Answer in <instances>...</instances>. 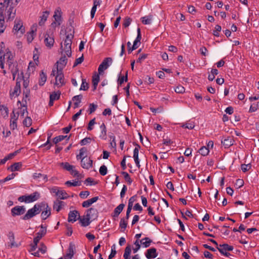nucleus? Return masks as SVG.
Returning <instances> with one entry per match:
<instances>
[{"label":"nucleus","instance_id":"nucleus-1","mask_svg":"<svg viewBox=\"0 0 259 259\" xmlns=\"http://www.w3.org/2000/svg\"><path fill=\"white\" fill-rule=\"evenodd\" d=\"M87 148H81L79 150V154L76 156V158L77 160L81 159V166L82 168L88 169L93 166V160L87 157Z\"/></svg>","mask_w":259,"mask_h":259},{"label":"nucleus","instance_id":"nucleus-2","mask_svg":"<svg viewBox=\"0 0 259 259\" xmlns=\"http://www.w3.org/2000/svg\"><path fill=\"white\" fill-rule=\"evenodd\" d=\"M45 202H41V203L35 204L32 208L29 209L26 213L22 217V219L24 220L31 219L36 214L39 213L42 209V207H45Z\"/></svg>","mask_w":259,"mask_h":259},{"label":"nucleus","instance_id":"nucleus-3","mask_svg":"<svg viewBox=\"0 0 259 259\" xmlns=\"http://www.w3.org/2000/svg\"><path fill=\"white\" fill-rule=\"evenodd\" d=\"M25 31V28L23 25L22 21L16 18L14 21V26L13 29V32L14 34H18L20 33V36L24 33Z\"/></svg>","mask_w":259,"mask_h":259},{"label":"nucleus","instance_id":"nucleus-4","mask_svg":"<svg viewBox=\"0 0 259 259\" xmlns=\"http://www.w3.org/2000/svg\"><path fill=\"white\" fill-rule=\"evenodd\" d=\"M12 1V0H4V2L3 3L5 7L6 6V10L8 14V20L11 19H13L14 18L16 15V10L14 9V7H12L11 5H10Z\"/></svg>","mask_w":259,"mask_h":259},{"label":"nucleus","instance_id":"nucleus-5","mask_svg":"<svg viewBox=\"0 0 259 259\" xmlns=\"http://www.w3.org/2000/svg\"><path fill=\"white\" fill-rule=\"evenodd\" d=\"M112 62V59L110 57L105 58L98 67V73L101 74L105 70L107 69Z\"/></svg>","mask_w":259,"mask_h":259},{"label":"nucleus","instance_id":"nucleus-6","mask_svg":"<svg viewBox=\"0 0 259 259\" xmlns=\"http://www.w3.org/2000/svg\"><path fill=\"white\" fill-rule=\"evenodd\" d=\"M234 140L232 136L227 137H223L221 140V143L225 148H228L234 144Z\"/></svg>","mask_w":259,"mask_h":259},{"label":"nucleus","instance_id":"nucleus-7","mask_svg":"<svg viewBox=\"0 0 259 259\" xmlns=\"http://www.w3.org/2000/svg\"><path fill=\"white\" fill-rule=\"evenodd\" d=\"M57 74L56 76L55 84L58 85L60 84V86H62L65 83L64 82V75L62 72V70L61 69H59L58 67H57Z\"/></svg>","mask_w":259,"mask_h":259},{"label":"nucleus","instance_id":"nucleus-8","mask_svg":"<svg viewBox=\"0 0 259 259\" xmlns=\"http://www.w3.org/2000/svg\"><path fill=\"white\" fill-rule=\"evenodd\" d=\"M19 113H17V115L13 111L11 114L10 124V126L11 130H14L17 127V120L18 119Z\"/></svg>","mask_w":259,"mask_h":259},{"label":"nucleus","instance_id":"nucleus-9","mask_svg":"<svg viewBox=\"0 0 259 259\" xmlns=\"http://www.w3.org/2000/svg\"><path fill=\"white\" fill-rule=\"evenodd\" d=\"M25 212V208L24 206H16L11 209V213L13 216L20 215Z\"/></svg>","mask_w":259,"mask_h":259},{"label":"nucleus","instance_id":"nucleus-10","mask_svg":"<svg viewBox=\"0 0 259 259\" xmlns=\"http://www.w3.org/2000/svg\"><path fill=\"white\" fill-rule=\"evenodd\" d=\"M40 197V193L37 191H35L30 195H26L27 203H28L35 201L37 200Z\"/></svg>","mask_w":259,"mask_h":259},{"label":"nucleus","instance_id":"nucleus-11","mask_svg":"<svg viewBox=\"0 0 259 259\" xmlns=\"http://www.w3.org/2000/svg\"><path fill=\"white\" fill-rule=\"evenodd\" d=\"M87 217L90 219L95 220L98 217V210L94 208H90L87 210Z\"/></svg>","mask_w":259,"mask_h":259},{"label":"nucleus","instance_id":"nucleus-12","mask_svg":"<svg viewBox=\"0 0 259 259\" xmlns=\"http://www.w3.org/2000/svg\"><path fill=\"white\" fill-rule=\"evenodd\" d=\"M136 146L134 150V155L133 158H134V160L135 162V163L137 165V166L138 168H140V160L139 159V149L140 148V146L138 144H136Z\"/></svg>","mask_w":259,"mask_h":259},{"label":"nucleus","instance_id":"nucleus-13","mask_svg":"<svg viewBox=\"0 0 259 259\" xmlns=\"http://www.w3.org/2000/svg\"><path fill=\"white\" fill-rule=\"evenodd\" d=\"M74 245L72 243H70L64 259H72L74 254Z\"/></svg>","mask_w":259,"mask_h":259},{"label":"nucleus","instance_id":"nucleus-14","mask_svg":"<svg viewBox=\"0 0 259 259\" xmlns=\"http://www.w3.org/2000/svg\"><path fill=\"white\" fill-rule=\"evenodd\" d=\"M41 228H43L42 225L41 226ZM47 230L46 229H42L40 230L38 232L36 233V236L33 239V243L36 244V243H38L40 239L46 234Z\"/></svg>","mask_w":259,"mask_h":259},{"label":"nucleus","instance_id":"nucleus-15","mask_svg":"<svg viewBox=\"0 0 259 259\" xmlns=\"http://www.w3.org/2000/svg\"><path fill=\"white\" fill-rule=\"evenodd\" d=\"M146 257L148 259L154 258L157 256L156 249L155 248H151L147 250L145 254Z\"/></svg>","mask_w":259,"mask_h":259},{"label":"nucleus","instance_id":"nucleus-16","mask_svg":"<svg viewBox=\"0 0 259 259\" xmlns=\"http://www.w3.org/2000/svg\"><path fill=\"white\" fill-rule=\"evenodd\" d=\"M45 210H44L41 214L42 219L44 220L47 219L51 215V208L49 206L48 204L46 203L45 207H42Z\"/></svg>","mask_w":259,"mask_h":259},{"label":"nucleus","instance_id":"nucleus-17","mask_svg":"<svg viewBox=\"0 0 259 259\" xmlns=\"http://www.w3.org/2000/svg\"><path fill=\"white\" fill-rule=\"evenodd\" d=\"M11 69V73L13 75V79L15 80L16 75L18 74V77H19L20 79H21V77L23 78V73L22 72L20 74L18 73V69L15 65H13Z\"/></svg>","mask_w":259,"mask_h":259},{"label":"nucleus","instance_id":"nucleus-18","mask_svg":"<svg viewBox=\"0 0 259 259\" xmlns=\"http://www.w3.org/2000/svg\"><path fill=\"white\" fill-rule=\"evenodd\" d=\"M61 10L60 8H58L55 11L54 15L55 21L58 22V25H60L61 22Z\"/></svg>","mask_w":259,"mask_h":259},{"label":"nucleus","instance_id":"nucleus-19","mask_svg":"<svg viewBox=\"0 0 259 259\" xmlns=\"http://www.w3.org/2000/svg\"><path fill=\"white\" fill-rule=\"evenodd\" d=\"M217 249L220 252V250H222L223 251H229L233 250L234 247L233 246L229 245L227 243L223 244H220L219 247H217Z\"/></svg>","mask_w":259,"mask_h":259},{"label":"nucleus","instance_id":"nucleus-20","mask_svg":"<svg viewBox=\"0 0 259 259\" xmlns=\"http://www.w3.org/2000/svg\"><path fill=\"white\" fill-rule=\"evenodd\" d=\"M54 39L53 37H51L49 34H46L45 36V43L46 46L50 48L53 46L54 44Z\"/></svg>","mask_w":259,"mask_h":259},{"label":"nucleus","instance_id":"nucleus-21","mask_svg":"<svg viewBox=\"0 0 259 259\" xmlns=\"http://www.w3.org/2000/svg\"><path fill=\"white\" fill-rule=\"evenodd\" d=\"M125 205L123 203L120 204L118 206H117L114 210L112 217L113 218L117 217L119 214L122 211L124 208Z\"/></svg>","mask_w":259,"mask_h":259},{"label":"nucleus","instance_id":"nucleus-22","mask_svg":"<svg viewBox=\"0 0 259 259\" xmlns=\"http://www.w3.org/2000/svg\"><path fill=\"white\" fill-rule=\"evenodd\" d=\"M79 214L78 211H70L68 214V221L73 223L76 221L77 215Z\"/></svg>","mask_w":259,"mask_h":259},{"label":"nucleus","instance_id":"nucleus-23","mask_svg":"<svg viewBox=\"0 0 259 259\" xmlns=\"http://www.w3.org/2000/svg\"><path fill=\"white\" fill-rule=\"evenodd\" d=\"M67 62V59L66 58L65 55H64V56H62L59 60V61L57 62V63L58 64H59L60 66L58 65L57 67H59V69H61V70L65 66Z\"/></svg>","mask_w":259,"mask_h":259},{"label":"nucleus","instance_id":"nucleus-24","mask_svg":"<svg viewBox=\"0 0 259 259\" xmlns=\"http://www.w3.org/2000/svg\"><path fill=\"white\" fill-rule=\"evenodd\" d=\"M100 81L99 74L95 73L92 77V83L93 85V91H95L97 89L98 84Z\"/></svg>","mask_w":259,"mask_h":259},{"label":"nucleus","instance_id":"nucleus-25","mask_svg":"<svg viewBox=\"0 0 259 259\" xmlns=\"http://www.w3.org/2000/svg\"><path fill=\"white\" fill-rule=\"evenodd\" d=\"M8 238L10 241V244L9 245V246L10 248H12L13 247H17L18 245L15 242V236L14 234L12 232H10L8 235Z\"/></svg>","mask_w":259,"mask_h":259},{"label":"nucleus","instance_id":"nucleus-26","mask_svg":"<svg viewBox=\"0 0 259 259\" xmlns=\"http://www.w3.org/2000/svg\"><path fill=\"white\" fill-rule=\"evenodd\" d=\"M78 220L82 227H87L91 223L90 219L87 217V215L85 217L84 216L83 218H79Z\"/></svg>","mask_w":259,"mask_h":259},{"label":"nucleus","instance_id":"nucleus-27","mask_svg":"<svg viewBox=\"0 0 259 259\" xmlns=\"http://www.w3.org/2000/svg\"><path fill=\"white\" fill-rule=\"evenodd\" d=\"M36 31V26L33 25L31 27V31L27 34V39L28 43H30L33 40V33Z\"/></svg>","mask_w":259,"mask_h":259},{"label":"nucleus","instance_id":"nucleus-28","mask_svg":"<svg viewBox=\"0 0 259 259\" xmlns=\"http://www.w3.org/2000/svg\"><path fill=\"white\" fill-rule=\"evenodd\" d=\"M64 202L56 200L54 202L53 208L55 209L57 212H59L62 208V206L64 205Z\"/></svg>","mask_w":259,"mask_h":259},{"label":"nucleus","instance_id":"nucleus-29","mask_svg":"<svg viewBox=\"0 0 259 259\" xmlns=\"http://www.w3.org/2000/svg\"><path fill=\"white\" fill-rule=\"evenodd\" d=\"M47 77L46 74L44 72L43 70H42L39 74V79L38 81L39 85L42 86L44 85L47 80Z\"/></svg>","mask_w":259,"mask_h":259},{"label":"nucleus","instance_id":"nucleus-30","mask_svg":"<svg viewBox=\"0 0 259 259\" xmlns=\"http://www.w3.org/2000/svg\"><path fill=\"white\" fill-rule=\"evenodd\" d=\"M49 14H50V12L48 11H45L43 12L42 15L40 17V20H39V21L38 22V24L40 26H42L45 24V22L46 21V20L48 17Z\"/></svg>","mask_w":259,"mask_h":259},{"label":"nucleus","instance_id":"nucleus-31","mask_svg":"<svg viewBox=\"0 0 259 259\" xmlns=\"http://www.w3.org/2000/svg\"><path fill=\"white\" fill-rule=\"evenodd\" d=\"M82 98V96L81 95H76L74 96L72 98V100L74 101V108H76L79 107V105L81 102V100Z\"/></svg>","mask_w":259,"mask_h":259},{"label":"nucleus","instance_id":"nucleus-32","mask_svg":"<svg viewBox=\"0 0 259 259\" xmlns=\"http://www.w3.org/2000/svg\"><path fill=\"white\" fill-rule=\"evenodd\" d=\"M141 244L144 247L147 248L150 246L152 241L148 237H145L140 240Z\"/></svg>","mask_w":259,"mask_h":259},{"label":"nucleus","instance_id":"nucleus-33","mask_svg":"<svg viewBox=\"0 0 259 259\" xmlns=\"http://www.w3.org/2000/svg\"><path fill=\"white\" fill-rule=\"evenodd\" d=\"M22 164L21 162H15L9 167L8 170H11V171L19 170Z\"/></svg>","mask_w":259,"mask_h":259},{"label":"nucleus","instance_id":"nucleus-34","mask_svg":"<svg viewBox=\"0 0 259 259\" xmlns=\"http://www.w3.org/2000/svg\"><path fill=\"white\" fill-rule=\"evenodd\" d=\"M71 46H64V49H63V46L62 43L61 44V48L60 49L62 51H64L66 55L68 57H70L71 56L72 52H71Z\"/></svg>","mask_w":259,"mask_h":259},{"label":"nucleus","instance_id":"nucleus-35","mask_svg":"<svg viewBox=\"0 0 259 259\" xmlns=\"http://www.w3.org/2000/svg\"><path fill=\"white\" fill-rule=\"evenodd\" d=\"M73 38V35L71 33L68 34L66 36L64 40V46H71L72 45V39Z\"/></svg>","mask_w":259,"mask_h":259},{"label":"nucleus","instance_id":"nucleus-36","mask_svg":"<svg viewBox=\"0 0 259 259\" xmlns=\"http://www.w3.org/2000/svg\"><path fill=\"white\" fill-rule=\"evenodd\" d=\"M152 19V16L151 15L141 18L142 22L145 25L150 24L151 23Z\"/></svg>","mask_w":259,"mask_h":259},{"label":"nucleus","instance_id":"nucleus-37","mask_svg":"<svg viewBox=\"0 0 259 259\" xmlns=\"http://www.w3.org/2000/svg\"><path fill=\"white\" fill-rule=\"evenodd\" d=\"M127 225V220L125 219V218H122L120 220L119 223V227L121 229H123V230H121V232H123L124 230L126 229Z\"/></svg>","mask_w":259,"mask_h":259},{"label":"nucleus","instance_id":"nucleus-38","mask_svg":"<svg viewBox=\"0 0 259 259\" xmlns=\"http://www.w3.org/2000/svg\"><path fill=\"white\" fill-rule=\"evenodd\" d=\"M209 152V149L205 146H202L198 151V152L203 156L207 155Z\"/></svg>","mask_w":259,"mask_h":259},{"label":"nucleus","instance_id":"nucleus-39","mask_svg":"<svg viewBox=\"0 0 259 259\" xmlns=\"http://www.w3.org/2000/svg\"><path fill=\"white\" fill-rule=\"evenodd\" d=\"M42 177L43 179V180L45 182H47L48 180V177L46 175H42L40 173H34L33 175V178L34 179H37L39 178Z\"/></svg>","mask_w":259,"mask_h":259},{"label":"nucleus","instance_id":"nucleus-40","mask_svg":"<svg viewBox=\"0 0 259 259\" xmlns=\"http://www.w3.org/2000/svg\"><path fill=\"white\" fill-rule=\"evenodd\" d=\"M61 92L58 91L57 92H54L50 95V98L53 99L54 101L60 99Z\"/></svg>","mask_w":259,"mask_h":259},{"label":"nucleus","instance_id":"nucleus-41","mask_svg":"<svg viewBox=\"0 0 259 259\" xmlns=\"http://www.w3.org/2000/svg\"><path fill=\"white\" fill-rule=\"evenodd\" d=\"M81 182L79 181H73V182H71V181H68L65 182V185H67L68 186L71 187V186H77L81 185Z\"/></svg>","mask_w":259,"mask_h":259},{"label":"nucleus","instance_id":"nucleus-42","mask_svg":"<svg viewBox=\"0 0 259 259\" xmlns=\"http://www.w3.org/2000/svg\"><path fill=\"white\" fill-rule=\"evenodd\" d=\"M57 196L60 199H65L69 197L67 193L64 190H59Z\"/></svg>","mask_w":259,"mask_h":259},{"label":"nucleus","instance_id":"nucleus-43","mask_svg":"<svg viewBox=\"0 0 259 259\" xmlns=\"http://www.w3.org/2000/svg\"><path fill=\"white\" fill-rule=\"evenodd\" d=\"M61 165L63 166V168L69 171H71V170L74 168L73 165H70L68 162H62Z\"/></svg>","mask_w":259,"mask_h":259},{"label":"nucleus","instance_id":"nucleus-44","mask_svg":"<svg viewBox=\"0 0 259 259\" xmlns=\"http://www.w3.org/2000/svg\"><path fill=\"white\" fill-rule=\"evenodd\" d=\"M5 6L2 3H0V21H5V16L4 15Z\"/></svg>","mask_w":259,"mask_h":259},{"label":"nucleus","instance_id":"nucleus-45","mask_svg":"<svg viewBox=\"0 0 259 259\" xmlns=\"http://www.w3.org/2000/svg\"><path fill=\"white\" fill-rule=\"evenodd\" d=\"M121 174L123 176L125 181L128 183V184L131 185L133 182V180L131 178L128 174L125 171H122Z\"/></svg>","mask_w":259,"mask_h":259},{"label":"nucleus","instance_id":"nucleus-46","mask_svg":"<svg viewBox=\"0 0 259 259\" xmlns=\"http://www.w3.org/2000/svg\"><path fill=\"white\" fill-rule=\"evenodd\" d=\"M23 124L26 127H29L32 124V119L30 117H26L23 121Z\"/></svg>","mask_w":259,"mask_h":259},{"label":"nucleus","instance_id":"nucleus-47","mask_svg":"<svg viewBox=\"0 0 259 259\" xmlns=\"http://www.w3.org/2000/svg\"><path fill=\"white\" fill-rule=\"evenodd\" d=\"M89 89V84L87 82L85 79H82V83L80 90L87 91Z\"/></svg>","mask_w":259,"mask_h":259},{"label":"nucleus","instance_id":"nucleus-48","mask_svg":"<svg viewBox=\"0 0 259 259\" xmlns=\"http://www.w3.org/2000/svg\"><path fill=\"white\" fill-rule=\"evenodd\" d=\"M100 128L102 130V131H101L102 135L101 136H102L103 139H106V127L105 124L104 123H103L100 125Z\"/></svg>","mask_w":259,"mask_h":259},{"label":"nucleus","instance_id":"nucleus-49","mask_svg":"<svg viewBox=\"0 0 259 259\" xmlns=\"http://www.w3.org/2000/svg\"><path fill=\"white\" fill-rule=\"evenodd\" d=\"M67 137V136H63V135H60V136H57V137H56L55 138H54L53 142L55 144H56L58 143H59V142H61V141L63 140L64 139H65Z\"/></svg>","mask_w":259,"mask_h":259},{"label":"nucleus","instance_id":"nucleus-50","mask_svg":"<svg viewBox=\"0 0 259 259\" xmlns=\"http://www.w3.org/2000/svg\"><path fill=\"white\" fill-rule=\"evenodd\" d=\"M16 175H17V174L12 173V174L8 175L4 179L0 180V182H2V183H3L7 181H10L12 179H13Z\"/></svg>","mask_w":259,"mask_h":259},{"label":"nucleus","instance_id":"nucleus-51","mask_svg":"<svg viewBox=\"0 0 259 259\" xmlns=\"http://www.w3.org/2000/svg\"><path fill=\"white\" fill-rule=\"evenodd\" d=\"M116 254V246H115V244H113L111 246V251L108 256V259L112 258L113 257H114L115 256Z\"/></svg>","mask_w":259,"mask_h":259},{"label":"nucleus","instance_id":"nucleus-52","mask_svg":"<svg viewBox=\"0 0 259 259\" xmlns=\"http://www.w3.org/2000/svg\"><path fill=\"white\" fill-rule=\"evenodd\" d=\"M221 26L219 25H217L215 27V30L213 31V35L215 36H219V32L221 31Z\"/></svg>","mask_w":259,"mask_h":259},{"label":"nucleus","instance_id":"nucleus-53","mask_svg":"<svg viewBox=\"0 0 259 259\" xmlns=\"http://www.w3.org/2000/svg\"><path fill=\"white\" fill-rule=\"evenodd\" d=\"M99 172L101 175L105 176L107 173V168L105 165H102L99 169Z\"/></svg>","mask_w":259,"mask_h":259},{"label":"nucleus","instance_id":"nucleus-54","mask_svg":"<svg viewBox=\"0 0 259 259\" xmlns=\"http://www.w3.org/2000/svg\"><path fill=\"white\" fill-rule=\"evenodd\" d=\"M38 50L36 48H35L34 51L33 52V59L34 62H35L36 64L37 65V63L39 62V55L37 54Z\"/></svg>","mask_w":259,"mask_h":259},{"label":"nucleus","instance_id":"nucleus-55","mask_svg":"<svg viewBox=\"0 0 259 259\" xmlns=\"http://www.w3.org/2000/svg\"><path fill=\"white\" fill-rule=\"evenodd\" d=\"M251 165L250 163L247 164H241V169L244 172H245L247 171L248 170H249L251 168Z\"/></svg>","mask_w":259,"mask_h":259},{"label":"nucleus","instance_id":"nucleus-56","mask_svg":"<svg viewBox=\"0 0 259 259\" xmlns=\"http://www.w3.org/2000/svg\"><path fill=\"white\" fill-rule=\"evenodd\" d=\"M97 108V105L94 104V103L90 104L89 105V114H91L94 112L96 109Z\"/></svg>","mask_w":259,"mask_h":259},{"label":"nucleus","instance_id":"nucleus-57","mask_svg":"<svg viewBox=\"0 0 259 259\" xmlns=\"http://www.w3.org/2000/svg\"><path fill=\"white\" fill-rule=\"evenodd\" d=\"M92 141V139L90 137H87L82 140H81L80 142V144L82 146L85 145L87 144L90 143Z\"/></svg>","mask_w":259,"mask_h":259},{"label":"nucleus","instance_id":"nucleus-58","mask_svg":"<svg viewBox=\"0 0 259 259\" xmlns=\"http://www.w3.org/2000/svg\"><path fill=\"white\" fill-rule=\"evenodd\" d=\"M182 126L186 128L192 130L194 128L195 125L193 122H187L184 124Z\"/></svg>","mask_w":259,"mask_h":259},{"label":"nucleus","instance_id":"nucleus-59","mask_svg":"<svg viewBox=\"0 0 259 259\" xmlns=\"http://www.w3.org/2000/svg\"><path fill=\"white\" fill-rule=\"evenodd\" d=\"M131 252V247L130 245H128L125 248L123 257L130 256Z\"/></svg>","mask_w":259,"mask_h":259},{"label":"nucleus","instance_id":"nucleus-60","mask_svg":"<svg viewBox=\"0 0 259 259\" xmlns=\"http://www.w3.org/2000/svg\"><path fill=\"white\" fill-rule=\"evenodd\" d=\"M21 89L17 87H15L13 92L10 93V96H14L15 95L18 96L19 95Z\"/></svg>","mask_w":259,"mask_h":259},{"label":"nucleus","instance_id":"nucleus-61","mask_svg":"<svg viewBox=\"0 0 259 259\" xmlns=\"http://www.w3.org/2000/svg\"><path fill=\"white\" fill-rule=\"evenodd\" d=\"M83 60H84L83 56V55H82V56L80 57H79L75 60V61L74 63V64H73V67L77 66L79 64H81L83 61Z\"/></svg>","mask_w":259,"mask_h":259},{"label":"nucleus","instance_id":"nucleus-62","mask_svg":"<svg viewBox=\"0 0 259 259\" xmlns=\"http://www.w3.org/2000/svg\"><path fill=\"white\" fill-rule=\"evenodd\" d=\"M132 22V19L130 17H126L124 20L123 25L124 27H128Z\"/></svg>","mask_w":259,"mask_h":259},{"label":"nucleus","instance_id":"nucleus-63","mask_svg":"<svg viewBox=\"0 0 259 259\" xmlns=\"http://www.w3.org/2000/svg\"><path fill=\"white\" fill-rule=\"evenodd\" d=\"M185 88L182 85H178L175 89V92L177 93L182 94L185 92Z\"/></svg>","mask_w":259,"mask_h":259},{"label":"nucleus","instance_id":"nucleus-64","mask_svg":"<svg viewBox=\"0 0 259 259\" xmlns=\"http://www.w3.org/2000/svg\"><path fill=\"white\" fill-rule=\"evenodd\" d=\"M90 193L88 191H81L80 192L79 196H80V198L84 199L87 198L90 195Z\"/></svg>","mask_w":259,"mask_h":259}]
</instances>
